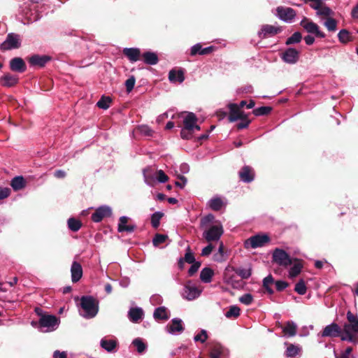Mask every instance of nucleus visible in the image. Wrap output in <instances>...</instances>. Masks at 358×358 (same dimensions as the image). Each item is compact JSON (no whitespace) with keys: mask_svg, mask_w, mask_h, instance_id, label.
<instances>
[{"mask_svg":"<svg viewBox=\"0 0 358 358\" xmlns=\"http://www.w3.org/2000/svg\"><path fill=\"white\" fill-rule=\"evenodd\" d=\"M203 238L208 242H217L224 233L222 224L212 214H208L201 220Z\"/></svg>","mask_w":358,"mask_h":358,"instance_id":"1","label":"nucleus"},{"mask_svg":"<svg viewBox=\"0 0 358 358\" xmlns=\"http://www.w3.org/2000/svg\"><path fill=\"white\" fill-rule=\"evenodd\" d=\"M348 323L343 325V332L341 334L342 341L358 343V317L350 311L347 313Z\"/></svg>","mask_w":358,"mask_h":358,"instance_id":"2","label":"nucleus"},{"mask_svg":"<svg viewBox=\"0 0 358 358\" xmlns=\"http://www.w3.org/2000/svg\"><path fill=\"white\" fill-rule=\"evenodd\" d=\"M80 315L87 319L94 317L99 311L98 303L92 296H83L80 299Z\"/></svg>","mask_w":358,"mask_h":358,"instance_id":"3","label":"nucleus"},{"mask_svg":"<svg viewBox=\"0 0 358 358\" xmlns=\"http://www.w3.org/2000/svg\"><path fill=\"white\" fill-rule=\"evenodd\" d=\"M203 287L196 283L189 280L183 287L182 297L187 301H192L197 299L201 294Z\"/></svg>","mask_w":358,"mask_h":358,"instance_id":"4","label":"nucleus"},{"mask_svg":"<svg viewBox=\"0 0 358 358\" xmlns=\"http://www.w3.org/2000/svg\"><path fill=\"white\" fill-rule=\"evenodd\" d=\"M59 320L54 315H43L39 320V325L43 332L55 331L59 326Z\"/></svg>","mask_w":358,"mask_h":358,"instance_id":"5","label":"nucleus"},{"mask_svg":"<svg viewBox=\"0 0 358 358\" xmlns=\"http://www.w3.org/2000/svg\"><path fill=\"white\" fill-rule=\"evenodd\" d=\"M270 241V238L266 234H257L253 236L244 243V246L246 249L257 248L264 246Z\"/></svg>","mask_w":358,"mask_h":358,"instance_id":"6","label":"nucleus"},{"mask_svg":"<svg viewBox=\"0 0 358 358\" xmlns=\"http://www.w3.org/2000/svg\"><path fill=\"white\" fill-rule=\"evenodd\" d=\"M182 120L183 127L193 131H199L200 127L196 124L197 118L193 113L182 112L179 115Z\"/></svg>","mask_w":358,"mask_h":358,"instance_id":"7","label":"nucleus"},{"mask_svg":"<svg viewBox=\"0 0 358 358\" xmlns=\"http://www.w3.org/2000/svg\"><path fill=\"white\" fill-rule=\"evenodd\" d=\"M20 45V36L17 34L10 33L8 34L6 40L1 44L0 48L2 50H9L19 48Z\"/></svg>","mask_w":358,"mask_h":358,"instance_id":"8","label":"nucleus"},{"mask_svg":"<svg viewBox=\"0 0 358 358\" xmlns=\"http://www.w3.org/2000/svg\"><path fill=\"white\" fill-rule=\"evenodd\" d=\"M273 260L282 266H287L292 263V259L289 257L288 254L285 250L279 248H276L273 251Z\"/></svg>","mask_w":358,"mask_h":358,"instance_id":"9","label":"nucleus"},{"mask_svg":"<svg viewBox=\"0 0 358 358\" xmlns=\"http://www.w3.org/2000/svg\"><path fill=\"white\" fill-rule=\"evenodd\" d=\"M300 24L306 30L307 32L314 34L317 37H325V34L320 30L318 25L313 22L310 21L306 17H304L301 21Z\"/></svg>","mask_w":358,"mask_h":358,"instance_id":"10","label":"nucleus"},{"mask_svg":"<svg viewBox=\"0 0 358 358\" xmlns=\"http://www.w3.org/2000/svg\"><path fill=\"white\" fill-rule=\"evenodd\" d=\"M229 120L231 122L238 120H246L248 115L241 110L240 107L236 103L229 104Z\"/></svg>","mask_w":358,"mask_h":358,"instance_id":"11","label":"nucleus"},{"mask_svg":"<svg viewBox=\"0 0 358 358\" xmlns=\"http://www.w3.org/2000/svg\"><path fill=\"white\" fill-rule=\"evenodd\" d=\"M277 16L284 22H291L296 15L295 11L287 7L279 6L276 8Z\"/></svg>","mask_w":358,"mask_h":358,"instance_id":"12","label":"nucleus"},{"mask_svg":"<svg viewBox=\"0 0 358 358\" xmlns=\"http://www.w3.org/2000/svg\"><path fill=\"white\" fill-rule=\"evenodd\" d=\"M112 214L110 207L108 206H102L99 207L92 215V220L95 222H99L106 217H109Z\"/></svg>","mask_w":358,"mask_h":358,"instance_id":"13","label":"nucleus"},{"mask_svg":"<svg viewBox=\"0 0 358 358\" xmlns=\"http://www.w3.org/2000/svg\"><path fill=\"white\" fill-rule=\"evenodd\" d=\"M166 331L171 334H180L184 330L182 321L180 319L174 318L171 320V322L166 327Z\"/></svg>","mask_w":358,"mask_h":358,"instance_id":"14","label":"nucleus"},{"mask_svg":"<svg viewBox=\"0 0 358 358\" xmlns=\"http://www.w3.org/2000/svg\"><path fill=\"white\" fill-rule=\"evenodd\" d=\"M299 52L294 48H288L282 55V59L287 64H295L299 59Z\"/></svg>","mask_w":358,"mask_h":358,"instance_id":"15","label":"nucleus"},{"mask_svg":"<svg viewBox=\"0 0 358 358\" xmlns=\"http://www.w3.org/2000/svg\"><path fill=\"white\" fill-rule=\"evenodd\" d=\"M280 31L279 27L266 24L262 26L261 30L258 32V35L260 38H264L268 36H273L277 34Z\"/></svg>","mask_w":358,"mask_h":358,"instance_id":"16","label":"nucleus"},{"mask_svg":"<svg viewBox=\"0 0 358 358\" xmlns=\"http://www.w3.org/2000/svg\"><path fill=\"white\" fill-rule=\"evenodd\" d=\"M341 333V330L339 326L336 323H331L325 327L322 333V336L336 337L338 336Z\"/></svg>","mask_w":358,"mask_h":358,"instance_id":"17","label":"nucleus"},{"mask_svg":"<svg viewBox=\"0 0 358 358\" xmlns=\"http://www.w3.org/2000/svg\"><path fill=\"white\" fill-rule=\"evenodd\" d=\"M50 60V57L45 55H35L29 57V62L32 66H44Z\"/></svg>","mask_w":358,"mask_h":358,"instance_id":"18","label":"nucleus"},{"mask_svg":"<svg viewBox=\"0 0 358 358\" xmlns=\"http://www.w3.org/2000/svg\"><path fill=\"white\" fill-rule=\"evenodd\" d=\"M239 177L242 181L250 182L254 180V171L251 167L245 166L239 171Z\"/></svg>","mask_w":358,"mask_h":358,"instance_id":"19","label":"nucleus"},{"mask_svg":"<svg viewBox=\"0 0 358 358\" xmlns=\"http://www.w3.org/2000/svg\"><path fill=\"white\" fill-rule=\"evenodd\" d=\"M71 280L73 282H78L83 276V268L81 265L77 262H73L71 267Z\"/></svg>","mask_w":358,"mask_h":358,"instance_id":"20","label":"nucleus"},{"mask_svg":"<svg viewBox=\"0 0 358 358\" xmlns=\"http://www.w3.org/2000/svg\"><path fill=\"white\" fill-rule=\"evenodd\" d=\"M10 68L13 71L24 72L26 65L22 58L15 57L10 61Z\"/></svg>","mask_w":358,"mask_h":358,"instance_id":"21","label":"nucleus"},{"mask_svg":"<svg viewBox=\"0 0 358 358\" xmlns=\"http://www.w3.org/2000/svg\"><path fill=\"white\" fill-rule=\"evenodd\" d=\"M129 217L127 216H122L120 217L117 230L119 232H132L135 229L134 225H127Z\"/></svg>","mask_w":358,"mask_h":358,"instance_id":"22","label":"nucleus"},{"mask_svg":"<svg viewBox=\"0 0 358 358\" xmlns=\"http://www.w3.org/2000/svg\"><path fill=\"white\" fill-rule=\"evenodd\" d=\"M226 204V201L219 196H215L208 201L209 207L216 211L221 210Z\"/></svg>","mask_w":358,"mask_h":358,"instance_id":"23","label":"nucleus"},{"mask_svg":"<svg viewBox=\"0 0 358 358\" xmlns=\"http://www.w3.org/2000/svg\"><path fill=\"white\" fill-rule=\"evenodd\" d=\"M18 81V78L15 76L7 73L0 78V83L3 87H10L14 86Z\"/></svg>","mask_w":358,"mask_h":358,"instance_id":"24","label":"nucleus"},{"mask_svg":"<svg viewBox=\"0 0 358 358\" xmlns=\"http://www.w3.org/2000/svg\"><path fill=\"white\" fill-rule=\"evenodd\" d=\"M169 79L171 83H181L185 80L184 72L182 70H171L169 73Z\"/></svg>","mask_w":358,"mask_h":358,"instance_id":"25","label":"nucleus"},{"mask_svg":"<svg viewBox=\"0 0 358 358\" xmlns=\"http://www.w3.org/2000/svg\"><path fill=\"white\" fill-rule=\"evenodd\" d=\"M123 53L131 62H135L139 59L141 51L138 48H124Z\"/></svg>","mask_w":358,"mask_h":358,"instance_id":"26","label":"nucleus"},{"mask_svg":"<svg viewBox=\"0 0 358 358\" xmlns=\"http://www.w3.org/2000/svg\"><path fill=\"white\" fill-rule=\"evenodd\" d=\"M292 266L290 268L289 271V278H295L297 276L301 271L303 268V264L301 262L299 259L292 260Z\"/></svg>","mask_w":358,"mask_h":358,"instance_id":"27","label":"nucleus"},{"mask_svg":"<svg viewBox=\"0 0 358 358\" xmlns=\"http://www.w3.org/2000/svg\"><path fill=\"white\" fill-rule=\"evenodd\" d=\"M128 315L131 322H137L142 319L143 311L141 308H134L129 310Z\"/></svg>","mask_w":358,"mask_h":358,"instance_id":"28","label":"nucleus"},{"mask_svg":"<svg viewBox=\"0 0 358 358\" xmlns=\"http://www.w3.org/2000/svg\"><path fill=\"white\" fill-rule=\"evenodd\" d=\"M285 345H287L285 352L287 357H294L299 355L301 351V348L298 345L288 343H285Z\"/></svg>","mask_w":358,"mask_h":358,"instance_id":"29","label":"nucleus"},{"mask_svg":"<svg viewBox=\"0 0 358 358\" xmlns=\"http://www.w3.org/2000/svg\"><path fill=\"white\" fill-rule=\"evenodd\" d=\"M296 328L297 326L294 322L289 321L285 324V326L282 327V331L285 335L292 337L296 334Z\"/></svg>","mask_w":358,"mask_h":358,"instance_id":"30","label":"nucleus"},{"mask_svg":"<svg viewBox=\"0 0 358 358\" xmlns=\"http://www.w3.org/2000/svg\"><path fill=\"white\" fill-rule=\"evenodd\" d=\"M143 176L145 182L148 185H153L155 181L154 171L151 167H148L143 170Z\"/></svg>","mask_w":358,"mask_h":358,"instance_id":"31","label":"nucleus"},{"mask_svg":"<svg viewBox=\"0 0 358 358\" xmlns=\"http://www.w3.org/2000/svg\"><path fill=\"white\" fill-rule=\"evenodd\" d=\"M214 275L213 271L210 268H204L200 273V279L205 283H209L212 280V278Z\"/></svg>","mask_w":358,"mask_h":358,"instance_id":"32","label":"nucleus"},{"mask_svg":"<svg viewBox=\"0 0 358 358\" xmlns=\"http://www.w3.org/2000/svg\"><path fill=\"white\" fill-rule=\"evenodd\" d=\"M153 316L156 320H167L169 317V313L165 307L162 306L155 309Z\"/></svg>","mask_w":358,"mask_h":358,"instance_id":"33","label":"nucleus"},{"mask_svg":"<svg viewBox=\"0 0 358 358\" xmlns=\"http://www.w3.org/2000/svg\"><path fill=\"white\" fill-rule=\"evenodd\" d=\"M101 346L108 352H112L117 346V341L115 340L105 338L101 339Z\"/></svg>","mask_w":358,"mask_h":358,"instance_id":"34","label":"nucleus"},{"mask_svg":"<svg viewBox=\"0 0 358 358\" xmlns=\"http://www.w3.org/2000/svg\"><path fill=\"white\" fill-rule=\"evenodd\" d=\"M144 62L150 65H155L158 62L157 55L152 52H146L143 55Z\"/></svg>","mask_w":358,"mask_h":358,"instance_id":"35","label":"nucleus"},{"mask_svg":"<svg viewBox=\"0 0 358 358\" xmlns=\"http://www.w3.org/2000/svg\"><path fill=\"white\" fill-rule=\"evenodd\" d=\"M10 185L13 187V189L15 191L22 189L25 185V182H24L23 177H22V176L15 177L11 180Z\"/></svg>","mask_w":358,"mask_h":358,"instance_id":"36","label":"nucleus"},{"mask_svg":"<svg viewBox=\"0 0 358 358\" xmlns=\"http://www.w3.org/2000/svg\"><path fill=\"white\" fill-rule=\"evenodd\" d=\"M274 283L273 278L269 275L264 278L263 280V287L266 289L268 294H272L273 293V290L271 288V286Z\"/></svg>","mask_w":358,"mask_h":358,"instance_id":"37","label":"nucleus"},{"mask_svg":"<svg viewBox=\"0 0 358 358\" xmlns=\"http://www.w3.org/2000/svg\"><path fill=\"white\" fill-rule=\"evenodd\" d=\"M316 13H317V15L320 16L322 19H324V18L329 17L332 15L333 12L329 7L325 6L323 4L317 10Z\"/></svg>","mask_w":358,"mask_h":358,"instance_id":"38","label":"nucleus"},{"mask_svg":"<svg viewBox=\"0 0 358 358\" xmlns=\"http://www.w3.org/2000/svg\"><path fill=\"white\" fill-rule=\"evenodd\" d=\"M67 223L69 228L73 231H77L81 227V222L79 220L73 217L69 218L68 220Z\"/></svg>","mask_w":358,"mask_h":358,"instance_id":"39","label":"nucleus"},{"mask_svg":"<svg viewBox=\"0 0 358 358\" xmlns=\"http://www.w3.org/2000/svg\"><path fill=\"white\" fill-rule=\"evenodd\" d=\"M223 353V348L220 345H215L210 352V358H220Z\"/></svg>","mask_w":358,"mask_h":358,"instance_id":"40","label":"nucleus"},{"mask_svg":"<svg viewBox=\"0 0 358 358\" xmlns=\"http://www.w3.org/2000/svg\"><path fill=\"white\" fill-rule=\"evenodd\" d=\"M272 110V108L269 106H262L253 110L252 113L255 116H261L268 114Z\"/></svg>","mask_w":358,"mask_h":358,"instance_id":"41","label":"nucleus"},{"mask_svg":"<svg viewBox=\"0 0 358 358\" xmlns=\"http://www.w3.org/2000/svg\"><path fill=\"white\" fill-rule=\"evenodd\" d=\"M240 308L236 306H232L229 308V310L226 312L225 316L227 318L237 317L240 315Z\"/></svg>","mask_w":358,"mask_h":358,"instance_id":"42","label":"nucleus"},{"mask_svg":"<svg viewBox=\"0 0 358 358\" xmlns=\"http://www.w3.org/2000/svg\"><path fill=\"white\" fill-rule=\"evenodd\" d=\"M163 216V213L161 212H156L152 214L151 217V224L154 228H157L159 226L160 220Z\"/></svg>","mask_w":358,"mask_h":358,"instance_id":"43","label":"nucleus"},{"mask_svg":"<svg viewBox=\"0 0 358 358\" xmlns=\"http://www.w3.org/2000/svg\"><path fill=\"white\" fill-rule=\"evenodd\" d=\"M306 286L303 280H300L295 285L294 290L299 294L303 295L306 292Z\"/></svg>","mask_w":358,"mask_h":358,"instance_id":"44","label":"nucleus"},{"mask_svg":"<svg viewBox=\"0 0 358 358\" xmlns=\"http://www.w3.org/2000/svg\"><path fill=\"white\" fill-rule=\"evenodd\" d=\"M111 99L110 97H102L96 103L97 106L102 109H107L110 107Z\"/></svg>","mask_w":358,"mask_h":358,"instance_id":"45","label":"nucleus"},{"mask_svg":"<svg viewBox=\"0 0 358 358\" xmlns=\"http://www.w3.org/2000/svg\"><path fill=\"white\" fill-rule=\"evenodd\" d=\"M301 34L299 32L294 33L286 41L287 45L299 43L301 40Z\"/></svg>","mask_w":358,"mask_h":358,"instance_id":"46","label":"nucleus"},{"mask_svg":"<svg viewBox=\"0 0 358 358\" xmlns=\"http://www.w3.org/2000/svg\"><path fill=\"white\" fill-rule=\"evenodd\" d=\"M324 26L329 31H334L336 29V22L334 19L329 17L327 18V20L324 22Z\"/></svg>","mask_w":358,"mask_h":358,"instance_id":"47","label":"nucleus"},{"mask_svg":"<svg viewBox=\"0 0 358 358\" xmlns=\"http://www.w3.org/2000/svg\"><path fill=\"white\" fill-rule=\"evenodd\" d=\"M134 345L136 348L137 351L139 353H142L145 351L146 345L142 342L140 338H136L133 341Z\"/></svg>","mask_w":358,"mask_h":358,"instance_id":"48","label":"nucleus"},{"mask_svg":"<svg viewBox=\"0 0 358 358\" xmlns=\"http://www.w3.org/2000/svg\"><path fill=\"white\" fill-rule=\"evenodd\" d=\"M338 38L341 43H345L350 41V34L346 30H341L338 34Z\"/></svg>","mask_w":358,"mask_h":358,"instance_id":"49","label":"nucleus"},{"mask_svg":"<svg viewBox=\"0 0 358 358\" xmlns=\"http://www.w3.org/2000/svg\"><path fill=\"white\" fill-rule=\"evenodd\" d=\"M167 238L168 237L166 235L157 234L152 240L153 245L155 246H158L161 243H164Z\"/></svg>","mask_w":358,"mask_h":358,"instance_id":"50","label":"nucleus"},{"mask_svg":"<svg viewBox=\"0 0 358 358\" xmlns=\"http://www.w3.org/2000/svg\"><path fill=\"white\" fill-rule=\"evenodd\" d=\"M208 338L207 332L206 330H201L199 334L194 337V340L196 342L200 341L204 343Z\"/></svg>","mask_w":358,"mask_h":358,"instance_id":"51","label":"nucleus"},{"mask_svg":"<svg viewBox=\"0 0 358 358\" xmlns=\"http://www.w3.org/2000/svg\"><path fill=\"white\" fill-rule=\"evenodd\" d=\"M239 301L245 305H250L253 301V297L250 294H245L239 298Z\"/></svg>","mask_w":358,"mask_h":358,"instance_id":"52","label":"nucleus"},{"mask_svg":"<svg viewBox=\"0 0 358 358\" xmlns=\"http://www.w3.org/2000/svg\"><path fill=\"white\" fill-rule=\"evenodd\" d=\"M136 83V79L134 76H131L129 78H128L125 82V86L127 88V91L128 92H130L134 87Z\"/></svg>","mask_w":358,"mask_h":358,"instance_id":"53","label":"nucleus"},{"mask_svg":"<svg viewBox=\"0 0 358 358\" xmlns=\"http://www.w3.org/2000/svg\"><path fill=\"white\" fill-rule=\"evenodd\" d=\"M236 273L243 278H248L251 275L250 268H239Z\"/></svg>","mask_w":358,"mask_h":358,"instance_id":"54","label":"nucleus"},{"mask_svg":"<svg viewBox=\"0 0 358 358\" xmlns=\"http://www.w3.org/2000/svg\"><path fill=\"white\" fill-rule=\"evenodd\" d=\"M194 131L189 129L182 128L180 132L181 137L184 139H189L192 138Z\"/></svg>","mask_w":358,"mask_h":358,"instance_id":"55","label":"nucleus"},{"mask_svg":"<svg viewBox=\"0 0 358 358\" xmlns=\"http://www.w3.org/2000/svg\"><path fill=\"white\" fill-rule=\"evenodd\" d=\"M155 174L157 176V180L160 182H165L168 180V176L162 170L157 171Z\"/></svg>","mask_w":358,"mask_h":358,"instance_id":"56","label":"nucleus"},{"mask_svg":"<svg viewBox=\"0 0 358 358\" xmlns=\"http://www.w3.org/2000/svg\"><path fill=\"white\" fill-rule=\"evenodd\" d=\"M162 297L158 294L152 295L150 297V302L154 306L162 303Z\"/></svg>","mask_w":358,"mask_h":358,"instance_id":"57","label":"nucleus"},{"mask_svg":"<svg viewBox=\"0 0 358 358\" xmlns=\"http://www.w3.org/2000/svg\"><path fill=\"white\" fill-rule=\"evenodd\" d=\"M213 250V246L211 244V243H209V244L202 250L201 255L202 256H208L212 252Z\"/></svg>","mask_w":358,"mask_h":358,"instance_id":"58","label":"nucleus"},{"mask_svg":"<svg viewBox=\"0 0 358 358\" xmlns=\"http://www.w3.org/2000/svg\"><path fill=\"white\" fill-rule=\"evenodd\" d=\"M203 49L200 43H196V45H193L191 48V55H195L196 54L200 55L201 50Z\"/></svg>","mask_w":358,"mask_h":358,"instance_id":"59","label":"nucleus"},{"mask_svg":"<svg viewBox=\"0 0 358 358\" xmlns=\"http://www.w3.org/2000/svg\"><path fill=\"white\" fill-rule=\"evenodd\" d=\"M287 286L288 283L285 281L278 280L275 282V287L278 291H282L285 289Z\"/></svg>","mask_w":358,"mask_h":358,"instance_id":"60","label":"nucleus"},{"mask_svg":"<svg viewBox=\"0 0 358 358\" xmlns=\"http://www.w3.org/2000/svg\"><path fill=\"white\" fill-rule=\"evenodd\" d=\"M139 130L141 133L146 135V136H151L152 134V131L150 129L149 127L146 125H142L139 127Z\"/></svg>","mask_w":358,"mask_h":358,"instance_id":"61","label":"nucleus"},{"mask_svg":"<svg viewBox=\"0 0 358 358\" xmlns=\"http://www.w3.org/2000/svg\"><path fill=\"white\" fill-rule=\"evenodd\" d=\"M200 263L196 262L193 264L188 271V273L190 276L193 275L199 269Z\"/></svg>","mask_w":358,"mask_h":358,"instance_id":"62","label":"nucleus"},{"mask_svg":"<svg viewBox=\"0 0 358 358\" xmlns=\"http://www.w3.org/2000/svg\"><path fill=\"white\" fill-rule=\"evenodd\" d=\"M10 193V190L8 188H0V199L7 198Z\"/></svg>","mask_w":358,"mask_h":358,"instance_id":"63","label":"nucleus"},{"mask_svg":"<svg viewBox=\"0 0 358 358\" xmlns=\"http://www.w3.org/2000/svg\"><path fill=\"white\" fill-rule=\"evenodd\" d=\"M185 260L186 262L189 264H192L194 262V257L193 253L191 252L187 251L185 255Z\"/></svg>","mask_w":358,"mask_h":358,"instance_id":"64","label":"nucleus"}]
</instances>
